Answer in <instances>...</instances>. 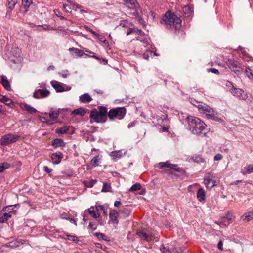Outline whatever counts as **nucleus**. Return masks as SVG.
Returning a JSON list of instances; mask_svg holds the SVG:
<instances>
[{"label":"nucleus","mask_w":253,"mask_h":253,"mask_svg":"<svg viewBox=\"0 0 253 253\" xmlns=\"http://www.w3.org/2000/svg\"><path fill=\"white\" fill-rule=\"evenodd\" d=\"M15 205H10L8 206H5L2 209L3 212H6L7 213H10L13 211V207Z\"/></svg>","instance_id":"c9c22d12"},{"label":"nucleus","mask_w":253,"mask_h":253,"mask_svg":"<svg viewBox=\"0 0 253 253\" xmlns=\"http://www.w3.org/2000/svg\"><path fill=\"white\" fill-rule=\"evenodd\" d=\"M68 130H69L68 126H65L60 127L57 131V132L61 133V134H65V133H66L68 131Z\"/></svg>","instance_id":"c03bdc74"},{"label":"nucleus","mask_w":253,"mask_h":253,"mask_svg":"<svg viewBox=\"0 0 253 253\" xmlns=\"http://www.w3.org/2000/svg\"><path fill=\"white\" fill-rule=\"evenodd\" d=\"M208 71L211 72L216 74H219V73L217 69H216L215 68H212L208 69Z\"/></svg>","instance_id":"5fc2aeb1"},{"label":"nucleus","mask_w":253,"mask_h":253,"mask_svg":"<svg viewBox=\"0 0 253 253\" xmlns=\"http://www.w3.org/2000/svg\"><path fill=\"white\" fill-rule=\"evenodd\" d=\"M137 235L141 239L144 240L147 242L151 241L154 239V234L152 231L150 230L143 229L142 231H138Z\"/></svg>","instance_id":"1a4fd4ad"},{"label":"nucleus","mask_w":253,"mask_h":253,"mask_svg":"<svg viewBox=\"0 0 253 253\" xmlns=\"http://www.w3.org/2000/svg\"><path fill=\"white\" fill-rule=\"evenodd\" d=\"M94 235L98 238L102 239L103 240H106V236L104 234L101 233H95Z\"/></svg>","instance_id":"de8ad7c7"},{"label":"nucleus","mask_w":253,"mask_h":253,"mask_svg":"<svg viewBox=\"0 0 253 253\" xmlns=\"http://www.w3.org/2000/svg\"><path fill=\"white\" fill-rule=\"evenodd\" d=\"M141 188V184L139 183H135L129 189L130 191H134L140 190Z\"/></svg>","instance_id":"58836bf2"},{"label":"nucleus","mask_w":253,"mask_h":253,"mask_svg":"<svg viewBox=\"0 0 253 253\" xmlns=\"http://www.w3.org/2000/svg\"><path fill=\"white\" fill-rule=\"evenodd\" d=\"M127 4L128 8L134 10L132 13H130L133 16L136 18L140 17L141 11L138 3L136 0H123Z\"/></svg>","instance_id":"423d86ee"},{"label":"nucleus","mask_w":253,"mask_h":253,"mask_svg":"<svg viewBox=\"0 0 253 253\" xmlns=\"http://www.w3.org/2000/svg\"><path fill=\"white\" fill-rule=\"evenodd\" d=\"M60 217L62 219H66L67 220H69L71 223H73L75 224L76 225H77L76 220L75 219H74L71 218L70 217H67V215H66V214L65 213H63V214H61Z\"/></svg>","instance_id":"e433bc0d"},{"label":"nucleus","mask_w":253,"mask_h":253,"mask_svg":"<svg viewBox=\"0 0 253 253\" xmlns=\"http://www.w3.org/2000/svg\"><path fill=\"white\" fill-rule=\"evenodd\" d=\"M121 205V202L119 201H116L114 203V206L118 207Z\"/></svg>","instance_id":"69168bd1"},{"label":"nucleus","mask_w":253,"mask_h":253,"mask_svg":"<svg viewBox=\"0 0 253 253\" xmlns=\"http://www.w3.org/2000/svg\"><path fill=\"white\" fill-rule=\"evenodd\" d=\"M131 212V210L128 206L119 211L120 217L123 218L128 217L130 215Z\"/></svg>","instance_id":"4468645a"},{"label":"nucleus","mask_w":253,"mask_h":253,"mask_svg":"<svg viewBox=\"0 0 253 253\" xmlns=\"http://www.w3.org/2000/svg\"><path fill=\"white\" fill-rule=\"evenodd\" d=\"M198 107L199 109H201L202 110L206 112L210 107L207 105H206L205 104H199L198 105Z\"/></svg>","instance_id":"49530a36"},{"label":"nucleus","mask_w":253,"mask_h":253,"mask_svg":"<svg viewBox=\"0 0 253 253\" xmlns=\"http://www.w3.org/2000/svg\"><path fill=\"white\" fill-rule=\"evenodd\" d=\"M23 108L31 114H34L37 111L35 108L27 104H23Z\"/></svg>","instance_id":"cd10ccee"},{"label":"nucleus","mask_w":253,"mask_h":253,"mask_svg":"<svg viewBox=\"0 0 253 253\" xmlns=\"http://www.w3.org/2000/svg\"><path fill=\"white\" fill-rule=\"evenodd\" d=\"M135 122H131L130 124H129L128 125L127 127H128V128H131V127L134 126H135Z\"/></svg>","instance_id":"338daca9"},{"label":"nucleus","mask_w":253,"mask_h":253,"mask_svg":"<svg viewBox=\"0 0 253 253\" xmlns=\"http://www.w3.org/2000/svg\"><path fill=\"white\" fill-rule=\"evenodd\" d=\"M206 116L208 119H211L215 121H219V120H221V119L218 118V117L216 116L214 113L211 114H206Z\"/></svg>","instance_id":"4c0bfd02"},{"label":"nucleus","mask_w":253,"mask_h":253,"mask_svg":"<svg viewBox=\"0 0 253 253\" xmlns=\"http://www.w3.org/2000/svg\"><path fill=\"white\" fill-rule=\"evenodd\" d=\"M215 175L212 172L207 173L204 176V184L207 188L211 189L216 185V181L214 180Z\"/></svg>","instance_id":"6e6552de"},{"label":"nucleus","mask_w":253,"mask_h":253,"mask_svg":"<svg viewBox=\"0 0 253 253\" xmlns=\"http://www.w3.org/2000/svg\"><path fill=\"white\" fill-rule=\"evenodd\" d=\"M22 3L25 6L29 7L32 3L31 0H22Z\"/></svg>","instance_id":"3c124183"},{"label":"nucleus","mask_w":253,"mask_h":253,"mask_svg":"<svg viewBox=\"0 0 253 253\" xmlns=\"http://www.w3.org/2000/svg\"><path fill=\"white\" fill-rule=\"evenodd\" d=\"M11 217V215L9 213L3 212L2 210L0 213V223H4Z\"/></svg>","instance_id":"f3484780"},{"label":"nucleus","mask_w":253,"mask_h":253,"mask_svg":"<svg viewBox=\"0 0 253 253\" xmlns=\"http://www.w3.org/2000/svg\"><path fill=\"white\" fill-rule=\"evenodd\" d=\"M51 159L54 164H58L60 163L63 158V154L61 152H58L53 153L51 155Z\"/></svg>","instance_id":"ddd939ff"},{"label":"nucleus","mask_w":253,"mask_h":253,"mask_svg":"<svg viewBox=\"0 0 253 253\" xmlns=\"http://www.w3.org/2000/svg\"><path fill=\"white\" fill-rule=\"evenodd\" d=\"M89 227L92 230H95L96 229V226L94 224L92 223H90L89 224Z\"/></svg>","instance_id":"e2e57ef3"},{"label":"nucleus","mask_w":253,"mask_h":253,"mask_svg":"<svg viewBox=\"0 0 253 253\" xmlns=\"http://www.w3.org/2000/svg\"><path fill=\"white\" fill-rule=\"evenodd\" d=\"M43 169H44V171L48 173H49L50 172H51L52 171V169L49 168L47 166H45L43 167Z\"/></svg>","instance_id":"bf43d9fd"},{"label":"nucleus","mask_w":253,"mask_h":253,"mask_svg":"<svg viewBox=\"0 0 253 253\" xmlns=\"http://www.w3.org/2000/svg\"><path fill=\"white\" fill-rule=\"evenodd\" d=\"M228 83L232 85V93L234 96L237 97H243V94L244 93V91L240 88H235L231 82H228Z\"/></svg>","instance_id":"2eb2a0df"},{"label":"nucleus","mask_w":253,"mask_h":253,"mask_svg":"<svg viewBox=\"0 0 253 253\" xmlns=\"http://www.w3.org/2000/svg\"><path fill=\"white\" fill-rule=\"evenodd\" d=\"M51 84L57 92H62L65 91L64 88L61 86L57 81H51Z\"/></svg>","instance_id":"dca6fc26"},{"label":"nucleus","mask_w":253,"mask_h":253,"mask_svg":"<svg viewBox=\"0 0 253 253\" xmlns=\"http://www.w3.org/2000/svg\"><path fill=\"white\" fill-rule=\"evenodd\" d=\"M98 108V110L94 108L90 111V118L97 123H104L107 121V109L102 106Z\"/></svg>","instance_id":"7ed1b4c3"},{"label":"nucleus","mask_w":253,"mask_h":253,"mask_svg":"<svg viewBox=\"0 0 253 253\" xmlns=\"http://www.w3.org/2000/svg\"><path fill=\"white\" fill-rule=\"evenodd\" d=\"M222 219L226 221V223H228V225L232 222L233 219L234 218V216L232 212L228 211L225 216L222 217Z\"/></svg>","instance_id":"412c9836"},{"label":"nucleus","mask_w":253,"mask_h":253,"mask_svg":"<svg viewBox=\"0 0 253 253\" xmlns=\"http://www.w3.org/2000/svg\"><path fill=\"white\" fill-rule=\"evenodd\" d=\"M65 235L67 237H68V239L69 240H71V241H77L78 238L76 236L70 235L68 234H65Z\"/></svg>","instance_id":"09e8293b"},{"label":"nucleus","mask_w":253,"mask_h":253,"mask_svg":"<svg viewBox=\"0 0 253 253\" xmlns=\"http://www.w3.org/2000/svg\"><path fill=\"white\" fill-rule=\"evenodd\" d=\"M241 219L247 222L253 219V213L247 212L241 216Z\"/></svg>","instance_id":"bb28decb"},{"label":"nucleus","mask_w":253,"mask_h":253,"mask_svg":"<svg viewBox=\"0 0 253 253\" xmlns=\"http://www.w3.org/2000/svg\"><path fill=\"white\" fill-rule=\"evenodd\" d=\"M214 112L212 108L209 107V108L208 109V110L206 112L205 114H211Z\"/></svg>","instance_id":"0e129e2a"},{"label":"nucleus","mask_w":253,"mask_h":253,"mask_svg":"<svg viewBox=\"0 0 253 253\" xmlns=\"http://www.w3.org/2000/svg\"><path fill=\"white\" fill-rule=\"evenodd\" d=\"M86 112L84 108H80L73 111L72 114L84 116Z\"/></svg>","instance_id":"c85d7f7f"},{"label":"nucleus","mask_w":253,"mask_h":253,"mask_svg":"<svg viewBox=\"0 0 253 253\" xmlns=\"http://www.w3.org/2000/svg\"><path fill=\"white\" fill-rule=\"evenodd\" d=\"M206 195L205 191L202 188H200L197 193V198L198 200L201 202L205 199Z\"/></svg>","instance_id":"a878e982"},{"label":"nucleus","mask_w":253,"mask_h":253,"mask_svg":"<svg viewBox=\"0 0 253 253\" xmlns=\"http://www.w3.org/2000/svg\"><path fill=\"white\" fill-rule=\"evenodd\" d=\"M98 156H96L94 157L90 161V163L93 167H96L98 165Z\"/></svg>","instance_id":"79ce46f5"},{"label":"nucleus","mask_w":253,"mask_h":253,"mask_svg":"<svg viewBox=\"0 0 253 253\" xmlns=\"http://www.w3.org/2000/svg\"><path fill=\"white\" fill-rule=\"evenodd\" d=\"M161 24H165L167 29L173 27L176 31L178 30L181 27V20L174 13L168 11L162 17Z\"/></svg>","instance_id":"f03ea898"},{"label":"nucleus","mask_w":253,"mask_h":253,"mask_svg":"<svg viewBox=\"0 0 253 253\" xmlns=\"http://www.w3.org/2000/svg\"><path fill=\"white\" fill-rule=\"evenodd\" d=\"M0 101L1 102L4 103L5 105H8L9 106H11V105H13V102L12 101L11 99L1 94H0Z\"/></svg>","instance_id":"6ab92c4d"},{"label":"nucleus","mask_w":253,"mask_h":253,"mask_svg":"<svg viewBox=\"0 0 253 253\" xmlns=\"http://www.w3.org/2000/svg\"><path fill=\"white\" fill-rule=\"evenodd\" d=\"M17 2V0H7L8 7L11 10L13 9Z\"/></svg>","instance_id":"473e14b6"},{"label":"nucleus","mask_w":253,"mask_h":253,"mask_svg":"<svg viewBox=\"0 0 253 253\" xmlns=\"http://www.w3.org/2000/svg\"><path fill=\"white\" fill-rule=\"evenodd\" d=\"M1 82L5 89H6L7 90H11L10 84L5 76H2L1 77Z\"/></svg>","instance_id":"5701e85b"},{"label":"nucleus","mask_w":253,"mask_h":253,"mask_svg":"<svg viewBox=\"0 0 253 253\" xmlns=\"http://www.w3.org/2000/svg\"><path fill=\"white\" fill-rule=\"evenodd\" d=\"M86 52H89L90 54H92V55H91V56H92V57L97 59V60H101L103 62H104L105 64H106L107 63V61L105 59H103V58H100L95 55H94V53L93 52H90L89 51H86Z\"/></svg>","instance_id":"a18cd8bd"},{"label":"nucleus","mask_w":253,"mask_h":253,"mask_svg":"<svg viewBox=\"0 0 253 253\" xmlns=\"http://www.w3.org/2000/svg\"><path fill=\"white\" fill-rule=\"evenodd\" d=\"M247 171L249 173L253 172V165H249L248 166Z\"/></svg>","instance_id":"864d4df0"},{"label":"nucleus","mask_w":253,"mask_h":253,"mask_svg":"<svg viewBox=\"0 0 253 253\" xmlns=\"http://www.w3.org/2000/svg\"><path fill=\"white\" fill-rule=\"evenodd\" d=\"M188 126L192 132L195 135L204 137L206 135L207 125L200 119L194 116L187 117Z\"/></svg>","instance_id":"f257e3e1"},{"label":"nucleus","mask_w":253,"mask_h":253,"mask_svg":"<svg viewBox=\"0 0 253 253\" xmlns=\"http://www.w3.org/2000/svg\"><path fill=\"white\" fill-rule=\"evenodd\" d=\"M18 135L8 133L2 136L0 139V144L2 146H7L10 144L16 142L19 138Z\"/></svg>","instance_id":"0eeeda50"},{"label":"nucleus","mask_w":253,"mask_h":253,"mask_svg":"<svg viewBox=\"0 0 253 253\" xmlns=\"http://www.w3.org/2000/svg\"><path fill=\"white\" fill-rule=\"evenodd\" d=\"M88 212L91 215V216L95 218H97L99 216V214L98 212L96 213L95 212L93 208H90L88 209Z\"/></svg>","instance_id":"a19ab883"},{"label":"nucleus","mask_w":253,"mask_h":253,"mask_svg":"<svg viewBox=\"0 0 253 253\" xmlns=\"http://www.w3.org/2000/svg\"><path fill=\"white\" fill-rule=\"evenodd\" d=\"M10 164L7 163H0V172H2L4 170L10 167Z\"/></svg>","instance_id":"72a5a7b5"},{"label":"nucleus","mask_w":253,"mask_h":253,"mask_svg":"<svg viewBox=\"0 0 253 253\" xmlns=\"http://www.w3.org/2000/svg\"><path fill=\"white\" fill-rule=\"evenodd\" d=\"M65 143L61 139L57 138L54 139L52 142V145L55 148L64 146Z\"/></svg>","instance_id":"b1692460"},{"label":"nucleus","mask_w":253,"mask_h":253,"mask_svg":"<svg viewBox=\"0 0 253 253\" xmlns=\"http://www.w3.org/2000/svg\"><path fill=\"white\" fill-rule=\"evenodd\" d=\"M50 93V91L47 89H39L35 91L33 93V97L35 99L45 98L48 96Z\"/></svg>","instance_id":"9d476101"},{"label":"nucleus","mask_w":253,"mask_h":253,"mask_svg":"<svg viewBox=\"0 0 253 253\" xmlns=\"http://www.w3.org/2000/svg\"><path fill=\"white\" fill-rule=\"evenodd\" d=\"M55 68L54 66H53V65H50L49 66L48 68H47V70L48 71H50V70H54Z\"/></svg>","instance_id":"774afa93"},{"label":"nucleus","mask_w":253,"mask_h":253,"mask_svg":"<svg viewBox=\"0 0 253 253\" xmlns=\"http://www.w3.org/2000/svg\"><path fill=\"white\" fill-rule=\"evenodd\" d=\"M111 187L110 185L108 184L107 183H104L103 185V187L101 191L103 192H107L111 191Z\"/></svg>","instance_id":"f704fd0d"},{"label":"nucleus","mask_w":253,"mask_h":253,"mask_svg":"<svg viewBox=\"0 0 253 253\" xmlns=\"http://www.w3.org/2000/svg\"><path fill=\"white\" fill-rule=\"evenodd\" d=\"M192 12L191 7L189 5H185L182 8V13L185 17H189Z\"/></svg>","instance_id":"4be33fe9"},{"label":"nucleus","mask_w":253,"mask_h":253,"mask_svg":"<svg viewBox=\"0 0 253 253\" xmlns=\"http://www.w3.org/2000/svg\"><path fill=\"white\" fill-rule=\"evenodd\" d=\"M84 28L85 29L88 31H89L91 33H92V34H93L94 35H95V36H97L98 35V34L94 31L93 30H92L91 29H90L89 27H88L87 26H84Z\"/></svg>","instance_id":"603ef678"},{"label":"nucleus","mask_w":253,"mask_h":253,"mask_svg":"<svg viewBox=\"0 0 253 253\" xmlns=\"http://www.w3.org/2000/svg\"><path fill=\"white\" fill-rule=\"evenodd\" d=\"M69 51L73 52L76 57H82L84 54V51L76 48H70Z\"/></svg>","instance_id":"393cba45"},{"label":"nucleus","mask_w":253,"mask_h":253,"mask_svg":"<svg viewBox=\"0 0 253 253\" xmlns=\"http://www.w3.org/2000/svg\"><path fill=\"white\" fill-rule=\"evenodd\" d=\"M63 9L66 12H70L71 8L70 6L66 5V4H63Z\"/></svg>","instance_id":"4d7b16f0"},{"label":"nucleus","mask_w":253,"mask_h":253,"mask_svg":"<svg viewBox=\"0 0 253 253\" xmlns=\"http://www.w3.org/2000/svg\"><path fill=\"white\" fill-rule=\"evenodd\" d=\"M215 223L219 225L221 227H224L228 225V223H226V221L223 220L222 219L220 221H215Z\"/></svg>","instance_id":"37998d69"},{"label":"nucleus","mask_w":253,"mask_h":253,"mask_svg":"<svg viewBox=\"0 0 253 253\" xmlns=\"http://www.w3.org/2000/svg\"><path fill=\"white\" fill-rule=\"evenodd\" d=\"M228 68L238 76H240L243 72V68L241 63L234 59H229L226 61Z\"/></svg>","instance_id":"20e7f679"},{"label":"nucleus","mask_w":253,"mask_h":253,"mask_svg":"<svg viewBox=\"0 0 253 253\" xmlns=\"http://www.w3.org/2000/svg\"><path fill=\"white\" fill-rule=\"evenodd\" d=\"M119 216V213L116 210H112L110 211L109 218L111 222L116 225H117L119 223L118 218Z\"/></svg>","instance_id":"9b49d317"},{"label":"nucleus","mask_w":253,"mask_h":253,"mask_svg":"<svg viewBox=\"0 0 253 253\" xmlns=\"http://www.w3.org/2000/svg\"><path fill=\"white\" fill-rule=\"evenodd\" d=\"M59 115V111H55L52 110V109H51V110H50V111L49 113V116L50 118L53 121L56 120L58 118Z\"/></svg>","instance_id":"c756f323"},{"label":"nucleus","mask_w":253,"mask_h":253,"mask_svg":"<svg viewBox=\"0 0 253 253\" xmlns=\"http://www.w3.org/2000/svg\"><path fill=\"white\" fill-rule=\"evenodd\" d=\"M126 114V110L124 107H116L111 109L108 113L110 120L117 118L119 120L122 119Z\"/></svg>","instance_id":"39448f33"},{"label":"nucleus","mask_w":253,"mask_h":253,"mask_svg":"<svg viewBox=\"0 0 253 253\" xmlns=\"http://www.w3.org/2000/svg\"><path fill=\"white\" fill-rule=\"evenodd\" d=\"M245 73L247 76V77L250 79H252L253 80V74L252 72L251 69L248 67H246L245 69Z\"/></svg>","instance_id":"ea45409f"},{"label":"nucleus","mask_w":253,"mask_h":253,"mask_svg":"<svg viewBox=\"0 0 253 253\" xmlns=\"http://www.w3.org/2000/svg\"><path fill=\"white\" fill-rule=\"evenodd\" d=\"M191 159L197 163H201L204 162V159L200 155H195L192 156Z\"/></svg>","instance_id":"2f4dec72"},{"label":"nucleus","mask_w":253,"mask_h":253,"mask_svg":"<svg viewBox=\"0 0 253 253\" xmlns=\"http://www.w3.org/2000/svg\"><path fill=\"white\" fill-rule=\"evenodd\" d=\"M160 250L161 251V252H162L163 253H168V252H169V248H167V247H165L163 245H162L160 247Z\"/></svg>","instance_id":"8fccbe9b"},{"label":"nucleus","mask_w":253,"mask_h":253,"mask_svg":"<svg viewBox=\"0 0 253 253\" xmlns=\"http://www.w3.org/2000/svg\"><path fill=\"white\" fill-rule=\"evenodd\" d=\"M96 36L97 37L98 39L100 41H101L104 43H105L106 40H105V39L104 38V37L103 36L99 35L98 34V35H97Z\"/></svg>","instance_id":"6e6d98bb"},{"label":"nucleus","mask_w":253,"mask_h":253,"mask_svg":"<svg viewBox=\"0 0 253 253\" xmlns=\"http://www.w3.org/2000/svg\"><path fill=\"white\" fill-rule=\"evenodd\" d=\"M184 247H175L169 252L170 253H184Z\"/></svg>","instance_id":"7c9ffc66"},{"label":"nucleus","mask_w":253,"mask_h":253,"mask_svg":"<svg viewBox=\"0 0 253 253\" xmlns=\"http://www.w3.org/2000/svg\"><path fill=\"white\" fill-rule=\"evenodd\" d=\"M158 166L160 168L167 167L177 171H180V168L178 167L177 165L169 163L168 161L166 162H160L158 164Z\"/></svg>","instance_id":"f8f14e48"},{"label":"nucleus","mask_w":253,"mask_h":253,"mask_svg":"<svg viewBox=\"0 0 253 253\" xmlns=\"http://www.w3.org/2000/svg\"><path fill=\"white\" fill-rule=\"evenodd\" d=\"M55 14L57 16L60 17L61 19H64V17L63 16H62L60 15V12L58 10H55L54 11Z\"/></svg>","instance_id":"680f3d73"},{"label":"nucleus","mask_w":253,"mask_h":253,"mask_svg":"<svg viewBox=\"0 0 253 253\" xmlns=\"http://www.w3.org/2000/svg\"><path fill=\"white\" fill-rule=\"evenodd\" d=\"M222 155L220 154H217L214 157V160H220L222 158Z\"/></svg>","instance_id":"13d9d810"},{"label":"nucleus","mask_w":253,"mask_h":253,"mask_svg":"<svg viewBox=\"0 0 253 253\" xmlns=\"http://www.w3.org/2000/svg\"><path fill=\"white\" fill-rule=\"evenodd\" d=\"M222 246H223L222 242V241H220L218 242V244H217V247H218V248L220 251H223V249Z\"/></svg>","instance_id":"052dcab7"},{"label":"nucleus","mask_w":253,"mask_h":253,"mask_svg":"<svg viewBox=\"0 0 253 253\" xmlns=\"http://www.w3.org/2000/svg\"><path fill=\"white\" fill-rule=\"evenodd\" d=\"M92 100L88 93H84L79 97V100L82 103L90 102Z\"/></svg>","instance_id":"aec40b11"},{"label":"nucleus","mask_w":253,"mask_h":253,"mask_svg":"<svg viewBox=\"0 0 253 253\" xmlns=\"http://www.w3.org/2000/svg\"><path fill=\"white\" fill-rule=\"evenodd\" d=\"M23 243L20 240H14L11 242L6 243L4 246L6 247L15 248L19 246Z\"/></svg>","instance_id":"a211bd4d"}]
</instances>
